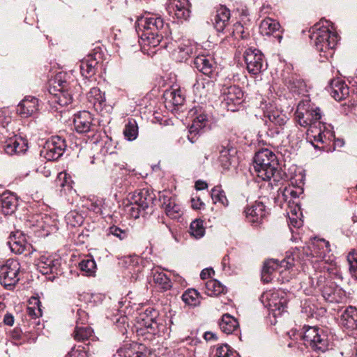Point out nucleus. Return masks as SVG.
<instances>
[{
  "label": "nucleus",
  "instance_id": "8fccbe9b",
  "mask_svg": "<svg viewBox=\"0 0 357 357\" xmlns=\"http://www.w3.org/2000/svg\"><path fill=\"white\" fill-rule=\"evenodd\" d=\"M167 95H169L170 100L175 106L182 105L185 101L184 94L180 89H172Z\"/></svg>",
  "mask_w": 357,
  "mask_h": 357
},
{
  "label": "nucleus",
  "instance_id": "dca6fc26",
  "mask_svg": "<svg viewBox=\"0 0 357 357\" xmlns=\"http://www.w3.org/2000/svg\"><path fill=\"white\" fill-rule=\"evenodd\" d=\"M245 213L247 220L257 226L266 217V207L262 202H255L245 210Z\"/></svg>",
  "mask_w": 357,
  "mask_h": 357
},
{
  "label": "nucleus",
  "instance_id": "0eeeda50",
  "mask_svg": "<svg viewBox=\"0 0 357 357\" xmlns=\"http://www.w3.org/2000/svg\"><path fill=\"white\" fill-rule=\"evenodd\" d=\"M305 344L314 351L324 352L328 349L329 340L327 331L317 326L305 327L303 335Z\"/></svg>",
  "mask_w": 357,
  "mask_h": 357
},
{
  "label": "nucleus",
  "instance_id": "c756f323",
  "mask_svg": "<svg viewBox=\"0 0 357 357\" xmlns=\"http://www.w3.org/2000/svg\"><path fill=\"white\" fill-rule=\"evenodd\" d=\"M265 117L266 118L265 121L266 124L269 127L271 126V124L281 127L284 126L287 121V116L278 109L267 111Z\"/></svg>",
  "mask_w": 357,
  "mask_h": 357
},
{
  "label": "nucleus",
  "instance_id": "3c124183",
  "mask_svg": "<svg viewBox=\"0 0 357 357\" xmlns=\"http://www.w3.org/2000/svg\"><path fill=\"white\" fill-rule=\"evenodd\" d=\"M232 150L222 147L220 151L219 162L224 169H228L231 165L230 152Z\"/></svg>",
  "mask_w": 357,
  "mask_h": 357
},
{
  "label": "nucleus",
  "instance_id": "4d7b16f0",
  "mask_svg": "<svg viewBox=\"0 0 357 357\" xmlns=\"http://www.w3.org/2000/svg\"><path fill=\"white\" fill-rule=\"evenodd\" d=\"M347 261L349 264L351 274L357 279V253L349 252L347 256Z\"/></svg>",
  "mask_w": 357,
  "mask_h": 357
},
{
  "label": "nucleus",
  "instance_id": "f8f14e48",
  "mask_svg": "<svg viewBox=\"0 0 357 357\" xmlns=\"http://www.w3.org/2000/svg\"><path fill=\"white\" fill-rule=\"evenodd\" d=\"M326 283V278L320 275L317 278V285L314 288H318L321 292L324 298L330 303H340L344 298V294L337 287H335L333 282Z\"/></svg>",
  "mask_w": 357,
  "mask_h": 357
},
{
  "label": "nucleus",
  "instance_id": "338daca9",
  "mask_svg": "<svg viewBox=\"0 0 357 357\" xmlns=\"http://www.w3.org/2000/svg\"><path fill=\"white\" fill-rule=\"evenodd\" d=\"M37 172L40 174H43L45 177H49L50 176L52 172L50 169V167L47 165L40 166L38 169Z\"/></svg>",
  "mask_w": 357,
  "mask_h": 357
},
{
  "label": "nucleus",
  "instance_id": "4468645a",
  "mask_svg": "<svg viewBox=\"0 0 357 357\" xmlns=\"http://www.w3.org/2000/svg\"><path fill=\"white\" fill-rule=\"evenodd\" d=\"M222 97L227 110L234 112L243 101V92L238 86H229L223 89Z\"/></svg>",
  "mask_w": 357,
  "mask_h": 357
},
{
  "label": "nucleus",
  "instance_id": "ddd939ff",
  "mask_svg": "<svg viewBox=\"0 0 357 357\" xmlns=\"http://www.w3.org/2000/svg\"><path fill=\"white\" fill-rule=\"evenodd\" d=\"M66 146L64 139L59 136H54L46 142L41 151V155L47 160H56L63 155Z\"/></svg>",
  "mask_w": 357,
  "mask_h": 357
},
{
  "label": "nucleus",
  "instance_id": "72a5a7b5",
  "mask_svg": "<svg viewBox=\"0 0 357 357\" xmlns=\"http://www.w3.org/2000/svg\"><path fill=\"white\" fill-rule=\"evenodd\" d=\"M280 27V25L276 20L268 17L261 22L259 31L262 35L270 36L278 31Z\"/></svg>",
  "mask_w": 357,
  "mask_h": 357
},
{
  "label": "nucleus",
  "instance_id": "1a4fd4ad",
  "mask_svg": "<svg viewBox=\"0 0 357 357\" xmlns=\"http://www.w3.org/2000/svg\"><path fill=\"white\" fill-rule=\"evenodd\" d=\"M20 268L17 260L8 259L0 266V283L6 288L15 285L20 280Z\"/></svg>",
  "mask_w": 357,
  "mask_h": 357
},
{
  "label": "nucleus",
  "instance_id": "20e7f679",
  "mask_svg": "<svg viewBox=\"0 0 357 357\" xmlns=\"http://www.w3.org/2000/svg\"><path fill=\"white\" fill-rule=\"evenodd\" d=\"M66 73L59 72L50 80V93L53 96L52 102L61 107L67 106L73 101L72 86Z\"/></svg>",
  "mask_w": 357,
  "mask_h": 357
},
{
  "label": "nucleus",
  "instance_id": "f257e3e1",
  "mask_svg": "<svg viewBox=\"0 0 357 357\" xmlns=\"http://www.w3.org/2000/svg\"><path fill=\"white\" fill-rule=\"evenodd\" d=\"M310 33L311 42L319 52L321 58L328 59L332 57L337 44L338 36L329 28V22L321 21L315 24L310 29Z\"/></svg>",
  "mask_w": 357,
  "mask_h": 357
},
{
  "label": "nucleus",
  "instance_id": "58836bf2",
  "mask_svg": "<svg viewBox=\"0 0 357 357\" xmlns=\"http://www.w3.org/2000/svg\"><path fill=\"white\" fill-rule=\"evenodd\" d=\"M26 312L33 319L42 316L41 302L37 297H31L29 301Z\"/></svg>",
  "mask_w": 357,
  "mask_h": 357
},
{
  "label": "nucleus",
  "instance_id": "680f3d73",
  "mask_svg": "<svg viewBox=\"0 0 357 357\" xmlns=\"http://www.w3.org/2000/svg\"><path fill=\"white\" fill-rule=\"evenodd\" d=\"M301 217L300 215H289V225L295 228H300L303 225Z\"/></svg>",
  "mask_w": 357,
  "mask_h": 357
},
{
  "label": "nucleus",
  "instance_id": "aec40b11",
  "mask_svg": "<svg viewBox=\"0 0 357 357\" xmlns=\"http://www.w3.org/2000/svg\"><path fill=\"white\" fill-rule=\"evenodd\" d=\"M38 109V100L32 96L25 97L17 105V112L23 118L33 114Z\"/></svg>",
  "mask_w": 357,
  "mask_h": 357
},
{
  "label": "nucleus",
  "instance_id": "c9c22d12",
  "mask_svg": "<svg viewBox=\"0 0 357 357\" xmlns=\"http://www.w3.org/2000/svg\"><path fill=\"white\" fill-rule=\"evenodd\" d=\"M87 98L89 102L93 104L96 109L100 108L105 102V94L97 87L91 89L87 94Z\"/></svg>",
  "mask_w": 357,
  "mask_h": 357
},
{
  "label": "nucleus",
  "instance_id": "2f4dec72",
  "mask_svg": "<svg viewBox=\"0 0 357 357\" xmlns=\"http://www.w3.org/2000/svg\"><path fill=\"white\" fill-rule=\"evenodd\" d=\"M172 8L177 19L186 20L190 17V10L187 0H174Z\"/></svg>",
  "mask_w": 357,
  "mask_h": 357
},
{
  "label": "nucleus",
  "instance_id": "13d9d810",
  "mask_svg": "<svg viewBox=\"0 0 357 357\" xmlns=\"http://www.w3.org/2000/svg\"><path fill=\"white\" fill-rule=\"evenodd\" d=\"M10 250L17 255L22 254L26 249V240H22L19 242L12 241L7 243Z\"/></svg>",
  "mask_w": 357,
  "mask_h": 357
},
{
  "label": "nucleus",
  "instance_id": "a878e982",
  "mask_svg": "<svg viewBox=\"0 0 357 357\" xmlns=\"http://www.w3.org/2000/svg\"><path fill=\"white\" fill-rule=\"evenodd\" d=\"M207 121V116L206 114H199L196 117L189 128V135H188V138L190 142L194 143L197 140V136L199 134L202 130L206 127Z\"/></svg>",
  "mask_w": 357,
  "mask_h": 357
},
{
  "label": "nucleus",
  "instance_id": "ea45409f",
  "mask_svg": "<svg viewBox=\"0 0 357 357\" xmlns=\"http://www.w3.org/2000/svg\"><path fill=\"white\" fill-rule=\"evenodd\" d=\"M123 135L130 142L137 139L138 136V126L135 120H128L123 129Z\"/></svg>",
  "mask_w": 357,
  "mask_h": 357
},
{
  "label": "nucleus",
  "instance_id": "e433bc0d",
  "mask_svg": "<svg viewBox=\"0 0 357 357\" xmlns=\"http://www.w3.org/2000/svg\"><path fill=\"white\" fill-rule=\"evenodd\" d=\"M212 86V82L206 78H198L193 85V92L196 96L202 98L207 95V91Z\"/></svg>",
  "mask_w": 357,
  "mask_h": 357
},
{
  "label": "nucleus",
  "instance_id": "6e6552de",
  "mask_svg": "<svg viewBox=\"0 0 357 357\" xmlns=\"http://www.w3.org/2000/svg\"><path fill=\"white\" fill-rule=\"evenodd\" d=\"M260 301L275 317L281 316L287 311V299L282 291H268L264 292L261 296Z\"/></svg>",
  "mask_w": 357,
  "mask_h": 357
},
{
  "label": "nucleus",
  "instance_id": "a18cd8bd",
  "mask_svg": "<svg viewBox=\"0 0 357 357\" xmlns=\"http://www.w3.org/2000/svg\"><path fill=\"white\" fill-rule=\"evenodd\" d=\"M164 206L166 214L169 218H176L179 216L181 208L174 199H169L167 202H165Z\"/></svg>",
  "mask_w": 357,
  "mask_h": 357
},
{
  "label": "nucleus",
  "instance_id": "0e129e2a",
  "mask_svg": "<svg viewBox=\"0 0 357 357\" xmlns=\"http://www.w3.org/2000/svg\"><path fill=\"white\" fill-rule=\"evenodd\" d=\"M243 26L240 22H236L234 24L232 35L235 38H243Z\"/></svg>",
  "mask_w": 357,
  "mask_h": 357
},
{
  "label": "nucleus",
  "instance_id": "6ab92c4d",
  "mask_svg": "<svg viewBox=\"0 0 357 357\" xmlns=\"http://www.w3.org/2000/svg\"><path fill=\"white\" fill-rule=\"evenodd\" d=\"M77 315L79 317V320L77 321V326L73 332V337L77 341H85L88 340L93 333V330L89 326H79L80 324H84L86 321V314L84 311L79 309L77 310Z\"/></svg>",
  "mask_w": 357,
  "mask_h": 357
},
{
  "label": "nucleus",
  "instance_id": "5fc2aeb1",
  "mask_svg": "<svg viewBox=\"0 0 357 357\" xmlns=\"http://www.w3.org/2000/svg\"><path fill=\"white\" fill-rule=\"evenodd\" d=\"M57 185H59L64 190L72 189V181L66 172H60L57 176Z\"/></svg>",
  "mask_w": 357,
  "mask_h": 357
},
{
  "label": "nucleus",
  "instance_id": "4c0bfd02",
  "mask_svg": "<svg viewBox=\"0 0 357 357\" xmlns=\"http://www.w3.org/2000/svg\"><path fill=\"white\" fill-rule=\"evenodd\" d=\"M301 256H302L303 259L305 257L303 255L302 249H294L291 255H287L284 259L280 261V267L285 269L293 267L295 265V261L301 259Z\"/></svg>",
  "mask_w": 357,
  "mask_h": 357
},
{
  "label": "nucleus",
  "instance_id": "de8ad7c7",
  "mask_svg": "<svg viewBox=\"0 0 357 357\" xmlns=\"http://www.w3.org/2000/svg\"><path fill=\"white\" fill-rule=\"evenodd\" d=\"M65 220L68 225L75 227L82 224L84 218L78 211H70L66 214Z\"/></svg>",
  "mask_w": 357,
  "mask_h": 357
},
{
  "label": "nucleus",
  "instance_id": "09e8293b",
  "mask_svg": "<svg viewBox=\"0 0 357 357\" xmlns=\"http://www.w3.org/2000/svg\"><path fill=\"white\" fill-rule=\"evenodd\" d=\"M285 84L294 92L298 91L304 86L303 82L294 75L285 78Z\"/></svg>",
  "mask_w": 357,
  "mask_h": 357
},
{
  "label": "nucleus",
  "instance_id": "37998d69",
  "mask_svg": "<svg viewBox=\"0 0 357 357\" xmlns=\"http://www.w3.org/2000/svg\"><path fill=\"white\" fill-rule=\"evenodd\" d=\"M225 291V287L216 280H209L206 282V293L210 296H218Z\"/></svg>",
  "mask_w": 357,
  "mask_h": 357
},
{
  "label": "nucleus",
  "instance_id": "7c9ffc66",
  "mask_svg": "<svg viewBox=\"0 0 357 357\" xmlns=\"http://www.w3.org/2000/svg\"><path fill=\"white\" fill-rule=\"evenodd\" d=\"M219 326L223 333L231 334L238 330L239 324L236 318L229 314H225L219 322Z\"/></svg>",
  "mask_w": 357,
  "mask_h": 357
},
{
  "label": "nucleus",
  "instance_id": "7ed1b4c3",
  "mask_svg": "<svg viewBox=\"0 0 357 357\" xmlns=\"http://www.w3.org/2000/svg\"><path fill=\"white\" fill-rule=\"evenodd\" d=\"M330 247L331 245L328 241L315 238L308 246L302 248V252L307 259L310 261L316 271H322L326 269V264L328 259L326 257L331 252Z\"/></svg>",
  "mask_w": 357,
  "mask_h": 357
},
{
  "label": "nucleus",
  "instance_id": "6e6d98bb",
  "mask_svg": "<svg viewBox=\"0 0 357 357\" xmlns=\"http://www.w3.org/2000/svg\"><path fill=\"white\" fill-rule=\"evenodd\" d=\"M215 357H235V354L228 344H222L217 347Z\"/></svg>",
  "mask_w": 357,
  "mask_h": 357
},
{
  "label": "nucleus",
  "instance_id": "774afa93",
  "mask_svg": "<svg viewBox=\"0 0 357 357\" xmlns=\"http://www.w3.org/2000/svg\"><path fill=\"white\" fill-rule=\"evenodd\" d=\"M211 275H214V271L212 268H205L202 271L200 277L202 279L205 280L208 278H211Z\"/></svg>",
  "mask_w": 357,
  "mask_h": 357
},
{
  "label": "nucleus",
  "instance_id": "4be33fe9",
  "mask_svg": "<svg viewBox=\"0 0 357 357\" xmlns=\"http://www.w3.org/2000/svg\"><path fill=\"white\" fill-rule=\"evenodd\" d=\"M2 211L5 215H10L15 212L18 205L17 196L11 192H4L0 196Z\"/></svg>",
  "mask_w": 357,
  "mask_h": 357
},
{
  "label": "nucleus",
  "instance_id": "052dcab7",
  "mask_svg": "<svg viewBox=\"0 0 357 357\" xmlns=\"http://www.w3.org/2000/svg\"><path fill=\"white\" fill-rule=\"evenodd\" d=\"M302 192V190H299V192L293 190L291 188H285L283 192V197H284L285 201L288 202L289 203H291V202L293 201L294 199H296L298 197L299 194Z\"/></svg>",
  "mask_w": 357,
  "mask_h": 357
},
{
  "label": "nucleus",
  "instance_id": "39448f33",
  "mask_svg": "<svg viewBox=\"0 0 357 357\" xmlns=\"http://www.w3.org/2000/svg\"><path fill=\"white\" fill-rule=\"evenodd\" d=\"M257 176L261 181H269L278 169V162L275 153L264 149L256 153L254 158Z\"/></svg>",
  "mask_w": 357,
  "mask_h": 357
},
{
  "label": "nucleus",
  "instance_id": "412c9836",
  "mask_svg": "<svg viewBox=\"0 0 357 357\" xmlns=\"http://www.w3.org/2000/svg\"><path fill=\"white\" fill-rule=\"evenodd\" d=\"M195 66L204 75L211 77L215 70V62L209 55L199 54L194 61Z\"/></svg>",
  "mask_w": 357,
  "mask_h": 357
},
{
  "label": "nucleus",
  "instance_id": "bf43d9fd",
  "mask_svg": "<svg viewBox=\"0 0 357 357\" xmlns=\"http://www.w3.org/2000/svg\"><path fill=\"white\" fill-rule=\"evenodd\" d=\"M177 51L181 54V59H187L193 53V48L189 45V43L188 44L182 43L178 47Z\"/></svg>",
  "mask_w": 357,
  "mask_h": 357
},
{
  "label": "nucleus",
  "instance_id": "49530a36",
  "mask_svg": "<svg viewBox=\"0 0 357 357\" xmlns=\"http://www.w3.org/2000/svg\"><path fill=\"white\" fill-rule=\"evenodd\" d=\"M190 234L197 239L201 238L205 234V228L203 221L195 220L192 221L190 226Z\"/></svg>",
  "mask_w": 357,
  "mask_h": 357
},
{
  "label": "nucleus",
  "instance_id": "603ef678",
  "mask_svg": "<svg viewBox=\"0 0 357 357\" xmlns=\"http://www.w3.org/2000/svg\"><path fill=\"white\" fill-rule=\"evenodd\" d=\"M107 235H113L122 241L128 238L129 235V230L122 229L117 226L113 225L108 229Z\"/></svg>",
  "mask_w": 357,
  "mask_h": 357
},
{
  "label": "nucleus",
  "instance_id": "e2e57ef3",
  "mask_svg": "<svg viewBox=\"0 0 357 357\" xmlns=\"http://www.w3.org/2000/svg\"><path fill=\"white\" fill-rule=\"evenodd\" d=\"M22 240H26L23 233L20 231H16L10 233L8 242H19Z\"/></svg>",
  "mask_w": 357,
  "mask_h": 357
},
{
  "label": "nucleus",
  "instance_id": "c85d7f7f",
  "mask_svg": "<svg viewBox=\"0 0 357 357\" xmlns=\"http://www.w3.org/2000/svg\"><path fill=\"white\" fill-rule=\"evenodd\" d=\"M98 61L92 55L82 59L80 62L79 69L82 76L85 77H91L96 73Z\"/></svg>",
  "mask_w": 357,
  "mask_h": 357
},
{
  "label": "nucleus",
  "instance_id": "a19ab883",
  "mask_svg": "<svg viewBox=\"0 0 357 357\" xmlns=\"http://www.w3.org/2000/svg\"><path fill=\"white\" fill-rule=\"evenodd\" d=\"M79 267L84 275L93 276L95 275L96 264L91 258L82 259L79 264Z\"/></svg>",
  "mask_w": 357,
  "mask_h": 357
},
{
  "label": "nucleus",
  "instance_id": "2eb2a0df",
  "mask_svg": "<svg viewBox=\"0 0 357 357\" xmlns=\"http://www.w3.org/2000/svg\"><path fill=\"white\" fill-rule=\"evenodd\" d=\"M4 151L10 155L25 153L28 149L27 141L15 135L7 137L3 142Z\"/></svg>",
  "mask_w": 357,
  "mask_h": 357
},
{
  "label": "nucleus",
  "instance_id": "bb28decb",
  "mask_svg": "<svg viewBox=\"0 0 357 357\" xmlns=\"http://www.w3.org/2000/svg\"><path fill=\"white\" fill-rule=\"evenodd\" d=\"M280 267V262L275 259H268L264 264L261 271V280L264 282L268 283L274 278V273Z\"/></svg>",
  "mask_w": 357,
  "mask_h": 357
},
{
  "label": "nucleus",
  "instance_id": "b1692460",
  "mask_svg": "<svg viewBox=\"0 0 357 357\" xmlns=\"http://www.w3.org/2000/svg\"><path fill=\"white\" fill-rule=\"evenodd\" d=\"M340 324L349 330L357 329V309L349 306L340 317Z\"/></svg>",
  "mask_w": 357,
  "mask_h": 357
},
{
  "label": "nucleus",
  "instance_id": "69168bd1",
  "mask_svg": "<svg viewBox=\"0 0 357 357\" xmlns=\"http://www.w3.org/2000/svg\"><path fill=\"white\" fill-rule=\"evenodd\" d=\"M89 208L96 213H101L102 212V201L101 200H96L91 202L90 205L89 206Z\"/></svg>",
  "mask_w": 357,
  "mask_h": 357
},
{
  "label": "nucleus",
  "instance_id": "864d4df0",
  "mask_svg": "<svg viewBox=\"0 0 357 357\" xmlns=\"http://www.w3.org/2000/svg\"><path fill=\"white\" fill-rule=\"evenodd\" d=\"M125 210L131 218L135 219L138 218L142 211H144L138 205L132 203V202H129V203L126 205Z\"/></svg>",
  "mask_w": 357,
  "mask_h": 357
},
{
  "label": "nucleus",
  "instance_id": "79ce46f5",
  "mask_svg": "<svg viewBox=\"0 0 357 357\" xmlns=\"http://www.w3.org/2000/svg\"><path fill=\"white\" fill-rule=\"evenodd\" d=\"M153 274L154 282L160 289L166 291L172 287V282L165 273L155 271Z\"/></svg>",
  "mask_w": 357,
  "mask_h": 357
},
{
  "label": "nucleus",
  "instance_id": "5701e85b",
  "mask_svg": "<svg viewBox=\"0 0 357 357\" xmlns=\"http://www.w3.org/2000/svg\"><path fill=\"white\" fill-rule=\"evenodd\" d=\"M153 200L152 195L145 189L135 191L129 197V202L135 203L144 211L152 204Z\"/></svg>",
  "mask_w": 357,
  "mask_h": 357
},
{
  "label": "nucleus",
  "instance_id": "a211bd4d",
  "mask_svg": "<svg viewBox=\"0 0 357 357\" xmlns=\"http://www.w3.org/2000/svg\"><path fill=\"white\" fill-rule=\"evenodd\" d=\"M93 117L88 111H82L75 114L73 123L75 130L79 133H85L91 130Z\"/></svg>",
  "mask_w": 357,
  "mask_h": 357
},
{
  "label": "nucleus",
  "instance_id": "9d476101",
  "mask_svg": "<svg viewBox=\"0 0 357 357\" xmlns=\"http://www.w3.org/2000/svg\"><path fill=\"white\" fill-rule=\"evenodd\" d=\"M246 68L250 74L257 75L267 68V63L262 52L256 48L249 47L243 54Z\"/></svg>",
  "mask_w": 357,
  "mask_h": 357
},
{
  "label": "nucleus",
  "instance_id": "f3484780",
  "mask_svg": "<svg viewBox=\"0 0 357 357\" xmlns=\"http://www.w3.org/2000/svg\"><path fill=\"white\" fill-rule=\"evenodd\" d=\"M117 353L123 357H149L151 355L144 344L136 342L124 344L117 350Z\"/></svg>",
  "mask_w": 357,
  "mask_h": 357
},
{
  "label": "nucleus",
  "instance_id": "423d86ee",
  "mask_svg": "<svg viewBox=\"0 0 357 357\" xmlns=\"http://www.w3.org/2000/svg\"><path fill=\"white\" fill-rule=\"evenodd\" d=\"M321 118V114L319 107H313L310 100H304L301 101L295 112L296 122L302 127L310 126V132H315L312 125L317 123Z\"/></svg>",
  "mask_w": 357,
  "mask_h": 357
},
{
  "label": "nucleus",
  "instance_id": "cd10ccee",
  "mask_svg": "<svg viewBox=\"0 0 357 357\" xmlns=\"http://www.w3.org/2000/svg\"><path fill=\"white\" fill-rule=\"evenodd\" d=\"M230 11L225 6H221L217 9L214 18V26L219 32L222 31L228 24Z\"/></svg>",
  "mask_w": 357,
  "mask_h": 357
},
{
  "label": "nucleus",
  "instance_id": "9b49d317",
  "mask_svg": "<svg viewBox=\"0 0 357 357\" xmlns=\"http://www.w3.org/2000/svg\"><path fill=\"white\" fill-rule=\"evenodd\" d=\"M159 312L153 307H149L140 314L139 319L142 321L141 328L137 330L139 335H144L146 331L150 335H155L159 332L158 323Z\"/></svg>",
  "mask_w": 357,
  "mask_h": 357
},
{
  "label": "nucleus",
  "instance_id": "f704fd0d",
  "mask_svg": "<svg viewBox=\"0 0 357 357\" xmlns=\"http://www.w3.org/2000/svg\"><path fill=\"white\" fill-rule=\"evenodd\" d=\"M182 301L185 305L190 307H196L200 304L201 296L199 293L195 289L185 290L182 296Z\"/></svg>",
  "mask_w": 357,
  "mask_h": 357
},
{
  "label": "nucleus",
  "instance_id": "473e14b6",
  "mask_svg": "<svg viewBox=\"0 0 357 357\" xmlns=\"http://www.w3.org/2000/svg\"><path fill=\"white\" fill-rule=\"evenodd\" d=\"M59 261L53 259L50 256L42 255L38 263V267L43 274L53 273L56 269Z\"/></svg>",
  "mask_w": 357,
  "mask_h": 357
},
{
  "label": "nucleus",
  "instance_id": "f03ea898",
  "mask_svg": "<svg viewBox=\"0 0 357 357\" xmlns=\"http://www.w3.org/2000/svg\"><path fill=\"white\" fill-rule=\"evenodd\" d=\"M138 29L142 31L141 38L152 47L160 44L162 38L169 34V24L157 15H151L138 20Z\"/></svg>",
  "mask_w": 357,
  "mask_h": 357
},
{
  "label": "nucleus",
  "instance_id": "393cba45",
  "mask_svg": "<svg viewBox=\"0 0 357 357\" xmlns=\"http://www.w3.org/2000/svg\"><path fill=\"white\" fill-rule=\"evenodd\" d=\"M329 88L332 97L337 101L344 100L349 95V88L342 80H331Z\"/></svg>",
  "mask_w": 357,
  "mask_h": 357
},
{
  "label": "nucleus",
  "instance_id": "c03bdc74",
  "mask_svg": "<svg viewBox=\"0 0 357 357\" xmlns=\"http://www.w3.org/2000/svg\"><path fill=\"white\" fill-rule=\"evenodd\" d=\"M211 196L214 204L219 203L223 206L229 205V201L220 186H215L211 190Z\"/></svg>",
  "mask_w": 357,
  "mask_h": 357
}]
</instances>
